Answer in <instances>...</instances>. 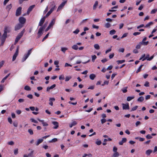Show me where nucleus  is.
<instances>
[{
  "instance_id": "1",
  "label": "nucleus",
  "mask_w": 157,
  "mask_h": 157,
  "mask_svg": "<svg viewBox=\"0 0 157 157\" xmlns=\"http://www.w3.org/2000/svg\"><path fill=\"white\" fill-rule=\"evenodd\" d=\"M25 29H24L17 36L15 41V44H16L21 39V37L23 36V34L25 33Z\"/></svg>"
},
{
  "instance_id": "2",
  "label": "nucleus",
  "mask_w": 157,
  "mask_h": 157,
  "mask_svg": "<svg viewBox=\"0 0 157 157\" xmlns=\"http://www.w3.org/2000/svg\"><path fill=\"white\" fill-rule=\"evenodd\" d=\"M8 28V27L6 26L5 28L4 33L2 36V38L6 39L7 36V33L9 32V31H7V29Z\"/></svg>"
},
{
  "instance_id": "3",
  "label": "nucleus",
  "mask_w": 157,
  "mask_h": 157,
  "mask_svg": "<svg viewBox=\"0 0 157 157\" xmlns=\"http://www.w3.org/2000/svg\"><path fill=\"white\" fill-rule=\"evenodd\" d=\"M22 8L21 7H19L16 10V16H19L21 14Z\"/></svg>"
},
{
  "instance_id": "4",
  "label": "nucleus",
  "mask_w": 157,
  "mask_h": 157,
  "mask_svg": "<svg viewBox=\"0 0 157 157\" xmlns=\"http://www.w3.org/2000/svg\"><path fill=\"white\" fill-rule=\"evenodd\" d=\"M26 21V19L23 17H20L19 18V21L21 24L23 25L25 23Z\"/></svg>"
},
{
  "instance_id": "5",
  "label": "nucleus",
  "mask_w": 157,
  "mask_h": 157,
  "mask_svg": "<svg viewBox=\"0 0 157 157\" xmlns=\"http://www.w3.org/2000/svg\"><path fill=\"white\" fill-rule=\"evenodd\" d=\"M67 1H65L62 2L61 4L59 6L57 9V11H59L64 6L65 4L67 3Z\"/></svg>"
},
{
  "instance_id": "6",
  "label": "nucleus",
  "mask_w": 157,
  "mask_h": 157,
  "mask_svg": "<svg viewBox=\"0 0 157 157\" xmlns=\"http://www.w3.org/2000/svg\"><path fill=\"white\" fill-rule=\"evenodd\" d=\"M23 26V25L18 24L15 26L14 30L15 31H17L20 29Z\"/></svg>"
},
{
  "instance_id": "7",
  "label": "nucleus",
  "mask_w": 157,
  "mask_h": 157,
  "mask_svg": "<svg viewBox=\"0 0 157 157\" xmlns=\"http://www.w3.org/2000/svg\"><path fill=\"white\" fill-rule=\"evenodd\" d=\"M18 54V49L17 48L13 57L12 61H14Z\"/></svg>"
},
{
  "instance_id": "8",
  "label": "nucleus",
  "mask_w": 157,
  "mask_h": 157,
  "mask_svg": "<svg viewBox=\"0 0 157 157\" xmlns=\"http://www.w3.org/2000/svg\"><path fill=\"white\" fill-rule=\"evenodd\" d=\"M46 17H45L44 16L40 20V21L39 24V26H41L44 23L45 19H46Z\"/></svg>"
},
{
  "instance_id": "9",
  "label": "nucleus",
  "mask_w": 157,
  "mask_h": 157,
  "mask_svg": "<svg viewBox=\"0 0 157 157\" xmlns=\"http://www.w3.org/2000/svg\"><path fill=\"white\" fill-rule=\"evenodd\" d=\"M123 109H129V105L128 103L127 104H122Z\"/></svg>"
},
{
  "instance_id": "10",
  "label": "nucleus",
  "mask_w": 157,
  "mask_h": 157,
  "mask_svg": "<svg viewBox=\"0 0 157 157\" xmlns=\"http://www.w3.org/2000/svg\"><path fill=\"white\" fill-rule=\"evenodd\" d=\"M35 5H33L30 6L28 9L27 11V13L29 14L30 12L35 7Z\"/></svg>"
},
{
  "instance_id": "11",
  "label": "nucleus",
  "mask_w": 157,
  "mask_h": 157,
  "mask_svg": "<svg viewBox=\"0 0 157 157\" xmlns=\"http://www.w3.org/2000/svg\"><path fill=\"white\" fill-rule=\"evenodd\" d=\"M43 30V29L40 28L39 29L38 32L37 34L38 35V38H39L42 34V31Z\"/></svg>"
},
{
  "instance_id": "12",
  "label": "nucleus",
  "mask_w": 157,
  "mask_h": 157,
  "mask_svg": "<svg viewBox=\"0 0 157 157\" xmlns=\"http://www.w3.org/2000/svg\"><path fill=\"white\" fill-rule=\"evenodd\" d=\"M56 86V85L54 84L52 85L50 87H47L46 91L47 92H49L50 90H52Z\"/></svg>"
},
{
  "instance_id": "13",
  "label": "nucleus",
  "mask_w": 157,
  "mask_h": 157,
  "mask_svg": "<svg viewBox=\"0 0 157 157\" xmlns=\"http://www.w3.org/2000/svg\"><path fill=\"white\" fill-rule=\"evenodd\" d=\"M52 123L55 126L53 127L54 129H57L59 127V123L57 122L53 121Z\"/></svg>"
},
{
  "instance_id": "14",
  "label": "nucleus",
  "mask_w": 157,
  "mask_h": 157,
  "mask_svg": "<svg viewBox=\"0 0 157 157\" xmlns=\"http://www.w3.org/2000/svg\"><path fill=\"white\" fill-rule=\"evenodd\" d=\"M55 98H50L49 99V104L51 106H52L53 105V103L52 101H55Z\"/></svg>"
},
{
  "instance_id": "15",
  "label": "nucleus",
  "mask_w": 157,
  "mask_h": 157,
  "mask_svg": "<svg viewBox=\"0 0 157 157\" xmlns=\"http://www.w3.org/2000/svg\"><path fill=\"white\" fill-rule=\"evenodd\" d=\"M51 3H52V7L51 10H50V11L52 13L54 10L55 9L56 6L55 5V3L54 2H52Z\"/></svg>"
},
{
  "instance_id": "16",
  "label": "nucleus",
  "mask_w": 157,
  "mask_h": 157,
  "mask_svg": "<svg viewBox=\"0 0 157 157\" xmlns=\"http://www.w3.org/2000/svg\"><path fill=\"white\" fill-rule=\"evenodd\" d=\"M43 141V139H39L36 142V145L38 146L40 143H41Z\"/></svg>"
},
{
  "instance_id": "17",
  "label": "nucleus",
  "mask_w": 157,
  "mask_h": 157,
  "mask_svg": "<svg viewBox=\"0 0 157 157\" xmlns=\"http://www.w3.org/2000/svg\"><path fill=\"white\" fill-rule=\"evenodd\" d=\"M55 22V20L54 19H52L49 24L48 26L50 28L52 27L54 25Z\"/></svg>"
},
{
  "instance_id": "18",
  "label": "nucleus",
  "mask_w": 157,
  "mask_h": 157,
  "mask_svg": "<svg viewBox=\"0 0 157 157\" xmlns=\"http://www.w3.org/2000/svg\"><path fill=\"white\" fill-rule=\"evenodd\" d=\"M32 49H31L28 51V52L27 54H25L24 56V57H26L27 59L29 57V56L30 54L31 53V51Z\"/></svg>"
},
{
  "instance_id": "19",
  "label": "nucleus",
  "mask_w": 157,
  "mask_h": 157,
  "mask_svg": "<svg viewBox=\"0 0 157 157\" xmlns=\"http://www.w3.org/2000/svg\"><path fill=\"white\" fill-rule=\"evenodd\" d=\"M29 151L31 150V152L29 153L28 155L29 157H33V154L34 151L33 150H32L31 149L29 148L28 149Z\"/></svg>"
},
{
  "instance_id": "20",
  "label": "nucleus",
  "mask_w": 157,
  "mask_h": 157,
  "mask_svg": "<svg viewBox=\"0 0 157 157\" xmlns=\"http://www.w3.org/2000/svg\"><path fill=\"white\" fill-rule=\"evenodd\" d=\"M98 5V1H96L95 3L94 4L93 7V10H95L96 9Z\"/></svg>"
},
{
  "instance_id": "21",
  "label": "nucleus",
  "mask_w": 157,
  "mask_h": 157,
  "mask_svg": "<svg viewBox=\"0 0 157 157\" xmlns=\"http://www.w3.org/2000/svg\"><path fill=\"white\" fill-rule=\"evenodd\" d=\"M77 122L76 121H73L72 123L69 124L70 128H72L73 126H75L77 124Z\"/></svg>"
},
{
  "instance_id": "22",
  "label": "nucleus",
  "mask_w": 157,
  "mask_h": 157,
  "mask_svg": "<svg viewBox=\"0 0 157 157\" xmlns=\"http://www.w3.org/2000/svg\"><path fill=\"white\" fill-rule=\"evenodd\" d=\"M90 78L92 80H94L95 77H96V75H95L94 74H91L90 75Z\"/></svg>"
},
{
  "instance_id": "23",
  "label": "nucleus",
  "mask_w": 157,
  "mask_h": 157,
  "mask_svg": "<svg viewBox=\"0 0 157 157\" xmlns=\"http://www.w3.org/2000/svg\"><path fill=\"white\" fill-rule=\"evenodd\" d=\"M142 44H143L140 42L139 44L136 46V49H140V48L141 45Z\"/></svg>"
},
{
  "instance_id": "24",
  "label": "nucleus",
  "mask_w": 157,
  "mask_h": 157,
  "mask_svg": "<svg viewBox=\"0 0 157 157\" xmlns=\"http://www.w3.org/2000/svg\"><path fill=\"white\" fill-rule=\"evenodd\" d=\"M152 152V150L150 149L147 150L146 152V154L147 155H149Z\"/></svg>"
},
{
  "instance_id": "25",
  "label": "nucleus",
  "mask_w": 157,
  "mask_h": 157,
  "mask_svg": "<svg viewBox=\"0 0 157 157\" xmlns=\"http://www.w3.org/2000/svg\"><path fill=\"white\" fill-rule=\"evenodd\" d=\"M144 100V98L142 96L139 97L137 99V101L140 102H142Z\"/></svg>"
},
{
  "instance_id": "26",
  "label": "nucleus",
  "mask_w": 157,
  "mask_h": 157,
  "mask_svg": "<svg viewBox=\"0 0 157 157\" xmlns=\"http://www.w3.org/2000/svg\"><path fill=\"white\" fill-rule=\"evenodd\" d=\"M116 32V31L114 29H112L110 31L109 34L110 35H113L115 34Z\"/></svg>"
},
{
  "instance_id": "27",
  "label": "nucleus",
  "mask_w": 157,
  "mask_h": 157,
  "mask_svg": "<svg viewBox=\"0 0 157 157\" xmlns=\"http://www.w3.org/2000/svg\"><path fill=\"white\" fill-rule=\"evenodd\" d=\"M94 48L97 50H99L100 49V47L98 44H95L94 45Z\"/></svg>"
},
{
  "instance_id": "28",
  "label": "nucleus",
  "mask_w": 157,
  "mask_h": 157,
  "mask_svg": "<svg viewBox=\"0 0 157 157\" xmlns=\"http://www.w3.org/2000/svg\"><path fill=\"white\" fill-rule=\"evenodd\" d=\"M153 24V22H150L147 24L145 26V27H148L150 26L151 25H152Z\"/></svg>"
},
{
  "instance_id": "29",
  "label": "nucleus",
  "mask_w": 157,
  "mask_h": 157,
  "mask_svg": "<svg viewBox=\"0 0 157 157\" xmlns=\"http://www.w3.org/2000/svg\"><path fill=\"white\" fill-rule=\"evenodd\" d=\"M135 98V97H134V96H132V97H128L127 98V100L128 101H131L132 99L133 98Z\"/></svg>"
},
{
  "instance_id": "30",
  "label": "nucleus",
  "mask_w": 157,
  "mask_h": 157,
  "mask_svg": "<svg viewBox=\"0 0 157 157\" xmlns=\"http://www.w3.org/2000/svg\"><path fill=\"white\" fill-rule=\"evenodd\" d=\"M24 89L25 90L29 91L31 89L30 87L28 86H25L24 87Z\"/></svg>"
},
{
  "instance_id": "31",
  "label": "nucleus",
  "mask_w": 157,
  "mask_h": 157,
  "mask_svg": "<svg viewBox=\"0 0 157 157\" xmlns=\"http://www.w3.org/2000/svg\"><path fill=\"white\" fill-rule=\"evenodd\" d=\"M72 49L75 50H77L78 49V46L77 45H73L72 47Z\"/></svg>"
},
{
  "instance_id": "32",
  "label": "nucleus",
  "mask_w": 157,
  "mask_h": 157,
  "mask_svg": "<svg viewBox=\"0 0 157 157\" xmlns=\"http://www.w3.org/2000/svg\"><path fill=\"white\" fill-rule=\"evenodd\" d=\"M12 7V5L11 4L8 5L6 7V9L8 11L10 10Z\"/></svg>"
},
{
  "instance_id": "33",
  "label": "nucleus",
  "mask_w": 157,
  "mask_h": 157,
  "mask_svg": "<svg viewBox=\"0 0 157 157\" xmlns=\"http://www.w3.org/2000/svg\"><path fill=\"white\" fill-rule=\"evenodd\" d=\"M105 26L106 28H108L111 26V25L109 23H107L105 24Z\"/></svg>"
},
{
  "instance_id": "34",
  "label": "nucleus",
  "mask_w": 157,
  "mask_h": 157,
  "mask_svg": "<svg viewBox=\"0 0 157 157\" xmlns=\"http://www.w3.org/2000/svg\"><path fill=\"white\" fill-rule=\"evenodd\" d=\"M117 63L118 64H119L120 63H123L124 62H125V60H117Z\"/></svg>"
},
{
  "instance_id": "35",
  "label": "nucleus",
  "mask_w": 157,
  "mask_h": 157,
  "mask_svg": "<svg viewBox=\"0 0 157 157\" xmlns=\"http://www.w3.org/2000/svg\"><path fill=\"white\" fill-rule=\"evenodd\" d=\"M143 65H141L140 67H139V68L138 69V70L136 71V73H138L139 72H140L141 71V68H142V67L143 66Z\"/></svg>"
},
{
  "instance_id": "36",
  "label": "nucleus",
  "mask_w": 157,
  "mask_h": 157,
  "mask_svg": "<svg viewBox=\"0 0 157 157\" xmlns=\"http://www.w3.org/2000/svg\"><path fill=\"white\" fill-rule=\"evenodd\" d=\"M119 155L118 152L114 153L113 155V157H118Z\"/></svg>"
},
{
  "instance_id": "37",
  "label": "nucleus",
  "mask_w": 157,
  "mask_h": 157,
  "mask_svg": "<svg viewBox=\"0 0 157 157\" xmlns=\"http://www.w3.org/2000/svg\"><path fill=\"white\" fill-rule=\"evenodd\" d=\"M64 79H65L64 76L63 75H60L59 77V79L60 80H64Z\"/></svg>"
},
{
  "instance_id": "38",
  "label": "nucleus",
  "mask_w": 157,
  "mask_h": 157,
  "mask_svg": "<svg viewBox=\"0 0 157 157\" xmlns=\"http://www.w3.org/2000/svg\"><path fill=\"white\" fill-rule=\"evenodd\" d=\"M58 140V139L57 138H54L52 139L49 142L50 143H52L53 142H56Z\"/></svg>"
},
{
  "instance_id": "39",
  "label": "nucleus",
  "mask_w": 157,
  "mask_h": 157,
  "mask_svg": "<svg viewBox=\"0 0 157 157\" xmlns=\"http://www.w3.org/2000/svg\"><path fill=\"white\" fill-rule=\"evenodd\" d=\"M146 138L147 139H151L152 138V136L150 134H148L146 136Z\"/></svg>"
},
{
  "instance_id": "40",
  "label": "nucleus",
  "mask_w": 157,
  "mask_h": 157,
  "mask_svg": "<svg viewBox=\"0 0 157 157\" xmlns=\"http://www.w3.org/2000/svg\"><path fill=\"white\" fill-rule=\"evenodd\" d=\"M138 107V106L136 105L135 106L133 107L131 109V111H134L135 110H136L137 108Z\"/></svg>"
},
{
  "instance_id": "41",
  "label": "nucleus",
  "mask_w": 157,
  "mask_h": 157,
  "mask_svg": "<svg viewBox=\"0 0 157 157\" xmlns=\"http://www.w3.org/2000/svg\"><path fill=\"white\" fill-rule=\"evenodd\" d=\"M49 33H48L46 35L44 36V37L42 41H44L48 37L49 35Z\"/></svg>"
},
{
  "instance_id": "42",
  "label": "nucleus",
  "mask_w": 157,
  "mask_h": 157,
  "mask_svg": "<svg viewBox=\"0 0 157 157\" xmlns=\"http://www.w3.org/2000/svg\"><path fill=\"white\" fill-rule=\"evenodd\" d=\"M28 132L31 135H32L33 134V131L31 129H28Z\"/></svg>"
},
{
  "instance_id": "43",
  "label": "nucleus",
  "mask_w": 157,
  "mask_h": 157,
  "mask_svg": "<svg viewBox=\"0 0 157 157\" xmlns=\"http://www.w3.org/2000/svg\"><path fill=\"white\" fill-rule=\"evenodd\" d=\"M52 13L50 10H49L48 13H47L46 16H44L46 18L48 17L51 13Z\"/></svg>"
},
{
  "instance_id": "44",
  "label": "nucleus",
  "mask_w": 157,
  "mask_h": 157,
  "mask_svg": "<svg viewBox=\"0 0 157 157\" xmlns=\"http://www.w3.org/2000/svg\"><path fill=\"white\" fill-rule=\"evenodd\" d=\"M97 58V57L96 55H94L92 56V60L93 62H94L95 59Z\"/></svg>"
},
{
  "instance_id": "45",
  "label": "nucleus",
  "mask_w": 157,
  "mask_h": 157,
  "mask_svg": "<svg viewBox=\"0 0 157 157\" xmlns=\"http://www.w3.org/2000/svg\"><path fill=\"white\" fill-rule=\"evenodd\" d=\"M117 148L116 147H114L113 149V151L114 153L116 152H118L117 151Z\"/></svg>"
},
{
  "instance_id": "46",
  "label": "nucleus",
  "mask_w": 157,
  "mask_h": 157,
  "mask_svg": "<svg viewBox=\"0 0 157 157\" xmlns=\"http://www.w3.org/2000/svg\"><path fill=\"white\" fill-rule=\"evenodd\" d=\"M71 78V77L67 76L65 78V81L67 82Z\"/></svg>"
},
{
  "instance_id": "47",
  "label": "nucleus",
  "mask_w": 157,
  "mask_h": 157,
  "mask_svg": "<svg viewBox=\"0 0 157 157\" xmlns=\"http://www.w3.org/2000/svg\"><path fill=\"white\" fill-rule=\"evenodd\" d=\"M67 50V48H61V51L63 52H65L66 50Z\"/></svg>"
},
{
  "instance_id": "48",
  "label": "nucleus",
  "mask_w": 157,
  "mask_h": 157,
  "mask_svg": "<svg viewBox=\"0 0 157 157\" xmlns=\"http://www.w3.org/2000/svg\"><path fill=\"white\" fill-rule=\"evenodd\" d=\"M127 88L128 87H125V89H122L121 90L124 93H125L127 91Z\"/></svg>"
},
{
  "instance_id": "49",
  "label": "nucleus",
  "mask_w": 157,
  "mask_h": 157,
  "mask_svg": "<svg viewBox=\"0 0 157 157\" xmlns=\"http://www.w3.org/2000/svg\"><path fill=\"white\" fill-rule=\"evenodd\" d=\"M59 63V62L58 61H55L54 62V64L55 65H56V67H59V66L58 65Z\"/></svg>"
},
{
  "instance_id": "50",
  "label": "nucleus",
  "mask_w": 157,
  "mask_h": 157,
  "mask_svg": "<svg viewBox=\"0 0 157 157\" xmlns=\"http://www.w3.org/2000/svg\"><path fill=\"white\" fill-rule=\"evenodd\" d=\"M79 30L78 29H77L75 31H74L73 33L75 34H77L79 32Z\"/></svg>"
},
{
  "instance_id": "51",
  "label": "nucleus",
  "mask_w": 157,
  "mask_h": 157,
  "mask_svg": "<svg viewBox=\"0 0 157 157\" xmlns=\"http://www.w3.org/2000/svg\"><path fill=\"white\" fill-rule=\"evenodd\" d=\"M144 86L146 87L149 86V82L147 81L144 84Z\"/></svg>"
},
{
  "instance_id": "52",
  "label": "nucleus",
  "mask_w": 157,
  "mask_h": 157,
  "mask_svg": "<svg viewBox=\"0 0 157 157\" xmlns=\"http://www.w3.org/2000/svg\"><path fill=\"white\" fill-rule=\"evenodd\" d=\"M8 121L10 124H12V121L11 117H9L8 118Z\"/></svg>"
},
{
  "instance_id": "53",
  "label": "nucleus",
  "mask_w": 157,
  "mask_h": 157,
  "mask_svg": "<svg viewBox=\"0 0 157 157\" xmlns=\"http://www.w3.org/2000/svg\"><path fill=\"white\" fill-rule=\"evenodd\" d=\"M128 33H124L123 36L121 37V39H122L124 37H126L127 36Z\"/></svg>"
},
{
  "instance_id": "54",
  "label": "nucleus",
  "mask_w": 157,
  "mask_h": 157,
  "mask_svg": "<svg viewBox=\"0 0 157 157\" xmlns=\"http://www.w3.org/2000/svg\"><path fill=\"white\" fill-rule=\"evenodd\" d=\"M30 120L33 122H34V123H38V122L36 121L33 118H31V119H30Z\"/></svg>"
},
{
  "instance_id": "55",
  "label": "nucleus",
  "mask_w": 157,
  "mask_h": 157,
  "mask_svg": "<svg viewBox=\"0 0 157 157\" xmlns=\"http://www.w3.org/2000/svg\"><path fill=\"white\" fill-rule=\"evenodd\" d=\"M149 54L147 55L146 57L142 59V61H144L145 59H147H147H148V58H149Z\"/></svg>"
},
{
  "instance_id": "56",
  "label": "nucleus",
  "mask_w": 157,
  "mask_h": 157,
  "mask_svg": "<svg viewBox=\"0 0 157 157\" xmlns=\"http://www.w3.org/2000/svg\"><path fill=\"white\" fill-rule=\"evenodd\" d=\"M96 144L98 145H100L101 144V140L97 141L96 142Z\"/></svg>"
},
{
  "instance_id": "57",
  "label": "nucleus",
  "mask_w": 157,
  "mask_h": 157,
  "mask_svg": "<svg viewBox=\"0 0 157 157\" xmlns=\"http://www.w3.org/2000/svg\"><path fill=\"white\" fill-rule=\"evenodd\" d=\"M157 11V9H153L151 11V13L153 14L155 13H156V12Z\"/></svg>"
},
{
  "instance_id": "58",
  "label": "nucleus",
  "mask_w": 157,
  "mask_h": 157,
  "mask_svg": "<svg viewBox=\"0 0 157 157\" xmlns=\"http://www.w3.org/2000/svg\"><path fill=\"white\" fill-rule=\"evenodd\" d=\"M8 144L10 145H13L14 144V142L11 141L8 142Z\"/></svg>"
},
{
  "instance_id": "59",
  "label": "nucleus",
  "mask_w": 157,
  "mask_h": 157,
  "mask_svg": "<svg viewBox=\"0 0 157 157\" xmlns=\"http://www.w3.org/2000/svg\"><path fill=\"white\" fill-rule=\"evenodd\" d=\"M4 63V61H2L1 62H0V68L3 66Z\"/></svg>"
},
{
  "instance_id": "60",
  "label": "nucleus",
  "mask_w": 157,
  "mask_h": 157,
  "mask_svg": "<svg viewBox=\"0 0 157 157\" xmlns=\"http://www.w3.org/2000/svg\"><path fill=\"white\" fill-rule=\"evenodd\" d=\"M6 39H1V45H3Z\"/></svg>"
},
{
  "instance_id": "61",
  "label": "nucleus",
  "mask_w": 157,
  "mask_h": 157,
  "mask_svg": "<svg viewBox=\"0 0 157 157\" xmlns=\"http://www.w3.org/2000/svg\"><path fill=\"white\" fill-rule=\"evenodd\" d=\"M106 121V120L105 119H102L101 120V122L102 124L105 122Z\"/></svg>"
},
{
  "instance_id": "62",
  "label": "nucleus",
  "mask_w": 157,
  "mask_h": 157,
  "mask_svg": "<svg viewBox=\"0 0 157 157\" xmlns=\"http://www.w3.org/2000/svg\"><path fill=\"white\" fill-rule=\"evenodd\" d=\"M42 124L44 126H46L48 125V124L47 123L44 122V121H43Z\"/></svg>"
},
{
  "instance_id": "63",
  "label": "nucleus",
  "mask_w": 157,
  "mask_h": 157,
  "mask_svg": "<svg viewBox=\"0 0 157 157\" xmlns=\"http://www.w3.org/2000/svg\"><path fill=\"white\" fill-rule=\"evenodd\" d=\"M27 97L29 98L30 99H32L33 98V96L32 94H29L27 95Z\"/></svg>"
},
{
  "instance_id": "64",
  "label": "nucleus",
  "mask_w": 157,
  "mask_h": 157,
  "mask_svg": "<svg viewBox=\"0 0 157 157\" xmlns=\"http://www.w3.org/2000/svg\"><path fill=\"white\" fill-rule=\"evenodd\" d=\"M13 125L14 127H16L18 126V123L17 122H14Z\"/></svg>"
}]
</instances>
